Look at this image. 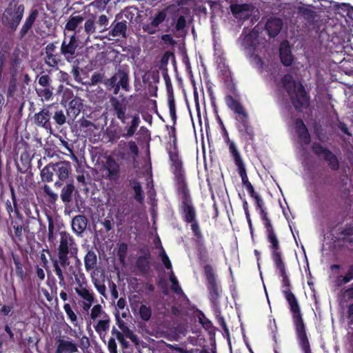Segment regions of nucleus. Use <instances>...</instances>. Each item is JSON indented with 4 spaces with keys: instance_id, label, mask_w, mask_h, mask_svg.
Instances as JSON below:
<instances>
[{
    "instance_id": "a211bd4d",
    "label": "nucleus",
    "mask_w": 353,
    "mask_h": 353,
    "mask_svg": "<svg viewBox=\"0 0 353 353\" xmlns=\"http://www.w3.org/2000/svg\"><path fill=\"white\" fill-rule=\"evenodd\" d=\"M254 6L252 4H232L230 10L232 14L238 19H246L249 17L250 12L252 11Z\"/></svg>"
},
{
    "instance_id": "6e6552de",
    "label": "nucleus",
    "mask_w": 353,
    "mask_h": 353,
    "mask_svg": "<svg viewBox=\"0 0 353 353\" xmlns=\"http://www.w3.org/2000/svg\"><path fill=\"white\" fill-rule=\"evenodd\" d=\"M167 16V12L165 10L158 12L150 17L148 22L143 24V30L149 34H155L159 30V25L165 20Z\"/></svg>"
},
{
    "instance_id": "7ed1b4c3",
    "label": "nucleus",
    "mask_w": 353,
    "mask_h": 353,
    "mask_svg": "<svg viewBox=\"0 0 353 353\" xmlns=\"http://www.w3.org/2000/svg\"><path fill=\"white\" fill-rule=\"evenodd\" d=\"M282 83L296 109L301 110L308 105V97L301 83L294 81L290 74L282 78Z\"/></svg>"
},
{
    "instance_id": "412c9836",
    "label": "nucleus",
    "mask_w": 353,
    "mask_h": 353,
    "mask_svg": "<svg viewBox=\"0 0 353 353\" xmlns=\"http://www.w3.org/2000/svg\"><path fill=\"white\" fill-rule=\"evenodd\" d=\"M126 32H127V21H114L112 23V29L109 31L108 35L113 38L116 37H126Z\"/></svg>"
},
{
    "instance_id": "cd10ccee",
    "label": "nucleus",
    "mask_w": 353,
    "mask_h": 353,
    "mask_svg": "<svg viewBox=\"0 0 353 353\" xmlns=\"http://www.w3.org/2000/svg\"><path fill=\"white\" fill-rule=\"evenodd\" d=\"M68 244H59V252H58V257H59V263H60L61 265L63 268L69 265L70 262L68 261Z\"/></svg>"
},
{
    "instance_id": "5701e85b",
    "label": "nucleus",
    "mask_w": 353,
    "mask_h": 353,
    "mask_svg": "<svg viewBox=\"0 0 353 353\" xmlns=\"http://www.w3.org/2000/svg\"><path fill=\"white\" fill-rule=\"evenodd\" d=\"M39 16V11L37 9H32L28 17L26 18L24 23L20 30V36L23 37L31 29L32 25Z\"/></svg>"
},
{
    "instance_id": "49530a36",
    "label": "nucleus",
    "mask_w": 353,
    "mask_h": 353,
    "mask_svg": "<svg viewBox=\"0 0 353 353\" xmlns=\"http://www.w3.org/2000/svg\"><path fill=\"white\" fill-rule=\"evenodd\" d=\"M229 148L234 157L235 164L237 165V167L239 168L242 165H244L243 162L240 157V154L238 152L236 146L233 142L230 143Z\"/></svg>"
},
{
    "instance_id": "7c9ffc66",
    "label": "nucleus",
    "mask_w": 353,
    "mask_h": 353,
    "mask_svg": "<svg viewBox=\"0 0 353 353\" xmlns=\"http://www.w3.org/2000/svg\"><path fill=\"white\" fill-rule=\"evenodd\" d=\"M172 165L174 168V174L178 183L181 186L183 189L184 188V178L182 173V162L179 159V161L172 163Z\"/></svg>"
},
{
    "instance_id": "37998d69",
    "label": "nucleus",
    "mask_w": 353,
    "mask_h": 353,
    "mask_svg": "<svg viewBox=\"0 0 353 353\" xmlns=\"http://www.w3.org/2000/svg\"><path fill=\"white\" fill-rule=\"evenodd\" d=\"M140 318L144 321H148L150 319L152 316V309L150 306L141 305L139 310Z\"/></svg>"
},
{
    "instance_id": "4d7b16f0",
    "label": "nucleus",
    "mask_w": 353,
    "mask_h": 353,
    "mask_svg": "<svg viewBox=\"0 0 353 353\" xmlns=\"http://www.w3.org/2000/svg\"><path fill=\"white\" fill-rule=\"evenodd\" d=\"M104 77H105L103 74L99 72H94L92 75L90 79L91 85H94L101 82H103L104 83V80L105 79Z\"/></svg>"
},
{
    "instance_id": "4c0bfd02",
    "label": "nucleus",
    "mask_w": 353,
    "mask_h": 353,
    "mask_svg": "<svg viewBox=\"0 0 353 353\" xmlns=\"http://www.w3.org/2000/svg\"><path fill=\"white\" fill-rule=\"evenodd\" d=\"M298 13L308 21H312L316 17V12L307 7H299Z\"/></svg>"
},
{
    "instance_id": "6e6d98bb",
    "label": "nucleus",
    "mask_w": 353,
    "mask_h": 353,
    "mask_svg": "<svg viewBox=\"0 0 353 353\" xmlns=\"http://www.w3.org/2000/svg\"><path fill=\"white\" fill-rule=\"evenodd\" d=\"M63 309L70 320L72 323L75 322L77 319V317L76 314L72 310L70 305L69 303H65L63 305Z\"/></svg>"
},
{
    "instance_id": "2f4dec72",
    "label": "nucleus",
    "mask_w": 353,
    "mask_h": 353,
    "mask_svg": "<svg viewBox=\"0 0 353 353\" xmlns=\"http://www.w3.org/2000/svg\"><path fill=\"white\" fill-rule=\"evenodd\" d=\"M239 174L242 179V183L243 185H245L249 192L250 194H253L255 192L252 185L248 181V178L247 176L246 170L244 165H242L238 168Z\"/></svg>"
},
{
    "instance_id": "6ab92c4d",
    "label": "nucleus",
    "mask_w": 353,
    "mask_h": 353,
    "mask_svg": "<svg viewBox=\"0 0 353 353\" xmlns=\"http://www.w3.org/2000/svg\"><path fill=\"white\" fill-rule=\"evenodd\" d=\"M83 108V100L79 97H75L68 103V108L67 109L68 117L74 121V119L80 114Z\"/></svg>"
},
{
    "instance_id": "0eeeda50",
    "label": "nucleus",
    "mask_w": 353,
    "mask_h": 353,
    "mask_svg": "<svg viewBox=\"0 0 353 353\" xmlns=\"http://www.w3.org/2000/svg\"><path fill=\"white\" fill-rule=\"evenodd\" d=\"M78 47L76 33H74L68 40L65 38L61 45L60 53L63 56L68 62H72L77 57V49Z\"/></svg>"
},
{
    "instance_id": "dca6fc26",
    "label": "nucleus",
    "mask_w": 353,
    "mask_h": 353,
    "mask_svg": "<svg viewBox=\"0 0 353 353\" xmlns=\"http://www.w3.org/2000/svg\"><path fill=\"white\" fill-rule=\"evenodd\" d=\"M55 341V353H76L78 352L77 344L72 341L57 337Z\"/></svg>"
},
{
    "instance_id": "79ce46f5",
    "label": "nucleus",
    "mask_w": 353,
    "mask_h": 353,
    "mask_svg": "<svg viewBox=\"0 0 353 353\" xmlns=\"http://www.w3.org/2000/svg\"><path fill=\"white\" fill-rule=\"evenodd\" d=\"M74 290L76 293L85 301H94V295L90 290L87 289V287L82 289L75 288Z\"/></svg>"
},
{
    "instance_id": "f257e3e1",
    "label": "nucleus",
    "mask_w": 353,
    "mask_h": 353,
    "mask_svg": "<svg viewBox=\"0 0 353 353\" xmlns=\"http://www.w3.org/2000/svg\"><path fill=\"white\" fill-rule=\"evenodd\" d=\"M272 259L274 265L282 277V292L289 305L299 344L308 341L306 326L301 312V307L295 295L291 291V283L286 273L285 263L282 259V252L279 244H271Z\"/></svg>"
},
{
    "instance_id": "4be33fe9",
    "label": "nucleus",
    "mask_w": 353,
    "mask_h": 353,
    "mask_svg": "<svg viewBox=\"0 0 353 353\" xmlns=\"http://www.w3.org/2000/svg\"><path fill=\"white\" fill-rule=\"evenodd\" d=\"M84 21V17L81 15H71L65 26V30L74 32L77 34L81 29V24Z\"/></svg>"
},
{
    "instance_id": "338daca9",
    "label": "nucleus",
    "mask_w": 353,
    "mask_h": 353,
    "mask_svg": "<svg viewBox=\"0 0 353 353\" xmlns=\"http://www.w3.org/2000/svg\"><path fill=\"white\" fill-rule=\"evenodd\" d=\"M108 347L110 353H117V345L115 339L111 337L108 343Z\"/></svg>"
},
{
    "instance_id": "09e8293b",
    "label": "nucleus",
    "mask_w": 353,
    "mask_h": 353,
    "mask_svg": "<svg viewBox=\"0 0 353 353\" xmlns=\"http://www.w3.org/2000/svg\"><path fill=\"white\" fill-rule=\"evenodd\" d=\"M36 92L39 97L43 98L46 101H48L52 97V89L49 87H45L43 89H36Z\"/></svg>"
},
{
    "instance_id": "052dcab7",
    "label": "nucleus",
    "mask_w": 353,
    "mask_h": 353,
    "mask_svg": "<svg viewBox=\"0 0 353 353\" xmlns=\"http://www.w3.org/2000/svg\"><path fill=\"white\" fill-rule=\"evenodd\" d=\"M79 346L82 350H87L90 347V341L88 336H83L79 341Z\"/></svg>"
},
{
    "instance_id": "a878e982",
    "label": "nucleus",
    "mask_w": 353,
    "mask_h": 353,
    "mask_svg": "<svg viewBox=\"0 0 353 353\" xmlns=\"http://www.w3.org/2000/svg\"><path fill=\"white\" fill-rule=\"evenodd\" d=\"M296 128L297 133L299 134V138L303 143L307 145L310 141V137L308 133L307 129L305 127L304 123L301 119L296 121Z\"/></svg>"
},
{
    "instance_id": "9d476101",
    "label": "nucleus",
    "mask_w": 353,
    "mask_h": 353,
    "mask_svg": "<svg viewBox=\"0 0 353 353\" xmlns=\"http://www.w3.org/2000/svg\"><path fill=\"white\" fill-rule=\"evenodd\" d=\"M103 171V177L110 181L117 182L121 176V168L119 164L111 157L106 159Z\"/></svg>"
},
{
    "instance_id": "f8f14e48",
    "label": "nucleus",
    "mask_w": 353,
    "mask_h": 353,
    "mask_svg": "<svg viewBox=\"0 0 353 353\" xmlns=\"http://www.w3.org/2000/svg\"><path fill=\"white\" fill-rule=\"evenodd\" d=\"M51 116L52 113L50 112L49 108H44L41 109V110L38 113L34 114L33 116L34 123L38 127H41L46 130L51 131Z\"/></svg>"
},
{
    "instance_id": "69168bd1",
    "label": "nucleus",
    "mask_w": 353,
    "mask_h": 353,
    "mask_svg": "<svg viewBox=\"0 0 353 353\" xmlns=\"http://www.w3.org/2000/svg\"><path fill=\"white\" fill-rule=\"evenodd\" d=\"M50 77L47 75H42L39 79V84L41 85L42 87H49L50 84Z\"/></svg>"
},
{
    "instance_id": "39448f33",
    "label": "nucleus",
    "mask_w": 353,
    "mask_h": 353,
    "mask_svg": "<svg viewBox=\"0 0 353 353\" xmlns=\"http://www.w3.org/2000/svg\"><path fill=\"white\" fill-rule=\"evenodd\" d=\"M104 85L107 90H112L115 95L119 94L121 89L128 92L130 86L128 65L120 66L110 78L104 80Z\"/></svg>"
},
{
    "instance_id": "13d9d810",
    "label": "nucleus",
    "mask_w": 353,
    "mask_h": 353,
    "mask_svg": "<svg viewBox=\"0 0 353 353\" xmlns=\"http://www.w3.org/2000/svg\"><path fill=\"white\" fill-rule=\"evenodd\" d=\"M102 225L107 232L110 231L113 228L114 220L111 215L106 216L102 221Z\"/></svg>"
},
{
    "instance_id": "1a4fd4ad",
    "label": "nucleus",
    "mask_w": 353,
    "mask_h": 353,
    "mask_svg": "<svg viewBox=\"0 0 353 353\" xmlns=\"http://www.w3.org/2000/svg\"><path fill=\"white\" fill-rule=\"evenodd\" d=\"M312 150L315 154L324 159L328 163V166L330 169L333 170H339V163L338 159L331 151L316 143L313 144Z\"/></svg>"
},
{
    "instance_id": "c756f323",
    "label": "nucleus",
    "mask_w": 353,
    "mask_h": 353,
    "mask_svg": "<svg viewBox=\"0 0 353 353\" xmlns=\"http://www.w3.org/2000/svg\"><path fill=\"white\" fill-rule=\"evenodd\" d=\"M130 185L134 192V198L139 203H141L144 200L143 191L139 182L136 180H130Z\"/></svg>"
},
{
    "instance_id": "5fc2aeb1",
    "label": "nucleus",
    "mask_w": 353,
    "mask_h": 353,
    "mask_svg": "<svg viewBox=\"0 0 353 353\" xmlns=\"http://www.w3.org/2000/svg\"><path fill=\"white\" fill-rule=\"evenodd\" d=\"M353 235V228H348L345 229L341 232L340 236L338 237V241H347L352 243V239H348L347 237Z\"/></svg>"
},
{
    "instance_id": "e2e57ef3",
    "label": "nucleus",
    "mask_w": 353,
    "mask_h": 353,
    "mask_svg": "<svg viewBox=\"0 0 353 353\" xmlns=\"http://www.w3.org/2000/svg\"><path fill=\"white\" fill-rule=\"evenodd\" d=\"M17 90V81L15 78H12L9 81L8 88V96L13 97Z\"/></svg>"
},
{
    "instance_id": "9b49d317",
    "label": "nucleus",
    "mask_w": 353,
    "mask_h": 353,
    "mask_svg": "<svg viewBox=\"0 0 353 353\" xmlns=\"http://www.w3.org/2000/svg\"><path fill=\"white\" fill-rule=\"evenodd\" d=\"M57 46L54 43H48L45 48V63L51 68H57L61 62V53L57 52Z\"/></svg>"
},
{
    "instance_id": "bf43d9fd",
    "label": "nucleus",
    "mask_w": 353,
    "mask_h": 353,
    "mask_svg": "<svg viewBox=\"0 0 353 353\" xmlns=\"http://www.w3.org/2000/svg\"><path fill=\"white\" fill-rule=\"evenodd\" d=\"M12 225H13L14 230L15 239H14V241H21L23 227L21 225L17 224V223L14 222H12Z\"/></svg>"
},
{
    "instance_id": "603ef678",
    "label": "nucleus",
    "mask_w": 353,
    "mask_h": 353,
    "mask_svg": "<svg viewBox=\"0 0 353 353\" xmlns=\"http://www.w3.org/2000/svg\"><path fill=\"white\" fill-rule=\"evenodd\" d=\"M161 248L160 251V256L161 258V261L165 268L168 270L172 269V263L171 261L166 254L165 250L162 248V244H159Z\"/></svg>"
},
{
    "instance_id": "0e129e2a",
    "label": "nucleus",
    "mask_w": 353,
    "mask_h": 353,
    "mask_svg": "<svg viewBox=\"0 0 353 353\" xmlns=\"http://www.w3.org/2000/svg\"><path fill=\"white\" fill-rule=\"evenodd\" d=\"M115 319H116L117 325L121 330L122 332L128 327L126 323L121 319L120 314L119 312H116Z\"/></svg>"
},
{
    "instance_id": "c03bdc74",
    "label": "nucleus",
    "mask_w": 353,
    "mask_h": 353,
    "mask_svg": "<svg viewBox=\"0 0 353 353\" xmlns=\"http://www.w3.org/2000/svg\"><path fill=\"white\" fill-rule=\"evenodd\" d=\"M341 276L338 277L337 279V285L341 286L342 284L347 283L350 282L352 280H353V265H351L348 268V270L345 274L344 276L342 277V279L341 280Z\"/></svg>"
},
{
    "instance_id": "f704fd0d",
    "label": "nucleus",
    "mask_w": 353,
    "mask_h": 353,
    "mask_svg": "<svg viewBox=\"0 0 353 353\" xmlns=\"http://www.w3.org/2000/svg\"><path fill=\"white\" fill-rule=\"evenodd\" d=\"M85 267L87 270L93 269L97 264V256L94 252L89 251L84 259Z\"/></svg>"
},
{
    "instance_id": "774afa93",
    "label": "nucleus",
    "mask_w": 353,
    "mask_h": 353,
    "mask_svg": "<svg viewBox=\"0 0 353 353\" xmlns=\"http://www.w3.org/2000/svg\"><path fill=\"white\" fill-rule=\"evenodd\" d=\"M186 26V20L183 16H180L176 21V30H183L184 28Z\"/></svg>"
},
{
    "instance_id": "e433bc0d",
    "label": "nucleus",
    "mask_w": 353,
    "mask_h": 353,
    "mask_svg": "<svg viewBox=\"0 0 353 353\" xmlns=\"http://www.w3.org/2000/svg\"><path fill=\"white\" fill-rule=\"evenodd\" d=\"M140 123L139 117L137 114L132 117L131 125L127 130V133L123 134L124 137H131L134 135Z\"/></svg>"
},
{
    "instance_id": "423d86ee",
    "label": "nucleus",
    "mask_w": 353,
    "mask_h": 353,
    "mask_svg": "<svg viewBox=\"0 0 353 353\" xmlns=\"http://www.w3.org/2000/svg\"><path fill=\"white\" fill-rule=\"evenodd\" d=\"M24 9L23 5L10 6L3 14V23L15 30L23 17Z\"/></svg>"
},
{
    "instance_id": "f03ea898",
    "label": "nucleus",
    "mask_w": 353,
    "mask_h": 353,
    "mask_svg": "<svg viewBox=\"0 0 353 353\" xmlns=\"http://www.w3.org/2000/svg\"><path fill=\"white\" fill-rule=\"evenodd\" d=\"M203 272L207 280V288L209 291V299L212 305L219 325L223 328L225 333L229 336L230 332L225 321L224 317L221 315L219 307V297L221 289L216 281V275L211 265L205 264Z\"/></svg>"
},
{
    "instance_id": "c9c22d12",
    "label": "nucleus",
    "mask_w": 353,
    "mask_h": 353,
    "mask_svg": "<svg viewBox=\"0 0 353 353\" xmlns=\"http://www.w3.org/2000/svg\"><path fill=\"white\" fill-rule=\"evenodd\" d=\"M95 17L92 16L87 19L84 23V31L88 35L92 34L96 32L97 26Z\"/></svg>"
},
{
    "instance_id": "8fccbe9b",
    "label": "nucleus",
    "mask_w": 353,
    "mask_h": 353,
    "mask_svg": "<svg viewBox=\"0 0 353 353\" xmlns=\"http://www.w3.org/2000/svg\"><path fill=\"white\" fill-rule=\"evenodd\" d=\"M198 259L201 264L206 263L209 261L208 251L201 245L198 248Z\"/></svg>"
},
{
    "instance_id": "aec40b11",
    "label": "nucleus",
    "mask_w": 353,
    "mask_h": 353,
    "mask_svg": "<svg viewBox=\"0 0 353 353\" xmlns=\"http://www.w3.org/2000/svg\"><path fill=\"white\" fill-rule=\"evenodd\" d=\"M283 21L279 18H271L265 24V30L270 37H276L281 30Z\"/></svg>"
},
{
    "instance_id": "ea45409f",
    "label": "nucleus",
    "mask_w": 353,
    "mask_h": 353,
    "mask_svg": "<svg viewBox=\"0 0 353 353\" xmlns=\"http://www.w3.org/2000/svg\"><path fill=\"white\" fill-rule=\"evenodd\" d=\"M52 263H53L54 270L59 279V284L61 286H63L65 288V279H64V276H63L62 270L61 269V267L59 264V261L57 259H52Z\"/></svg>"
},
{
    "instance_id": "680f3d73",
    "label": "nucleus",
    "mask_w": 353,
    "mask_h": 353,
    "mask_svg": "<svg viewBox=\"0 0 353 353\" xmlns=\"http://www.w3.org/2000/svg\"><path fill=\"white\" fill-rule=\"evenodd\" d=\"M107 205L114 207L120 198V195L109 192L108 194Z\"/></svg>"
},
{
    "instance_id": "864d4df0",
    "label": "nucleus",
    "mask_w": 353,
    "mask_h": 353,
    "mask_svg": "<svg viewBox=\"0 0 353 353\" xmlns=\"http://www.w3.org/2000/svg\"><path fill=\"white\" fill-rule=\"evenodd\" d=\"M255 37L256 33L254 32H252L243 37L242 43L245 48L253 47L255 45L254 42L252 40V37Z\"/></svg>"
},
{
    "instance_id": "4468645a",
    "label": "nucleus",
    "mask_w": 353,
    "mask_h": 353,
    "mask_svg": "<svg viewBox=\"0 0 353 353\" xmlns=\"http://www.w3.org/2000/svg\"><path fill=\"white\" fill-rule=\"evenodd\" d=\"M225 102L228 108L241 117L239 120L243 123L245 126H246V119L248 115L243 105L230 95L226 96Z\"/></svg>"
},
{
    "instance_id": "a18cd8bd",
    "label": "nucleus",
    "mask_w": 353,
    "mask_h": 353,
    "mask_svg": "<svg viewBox=\"0 0 353 353\" xmlns=\"http://www.w3.org/2000/svg\"><path fill=\"white\" fill-rule=\"evenodd\" d=\"M199 319L203 327L208 330L210 334L214 333L216 330L215 327L213 325L212 321L205 317L204 314H202V316H200Z\"/></svg>"
},
{
    "instance_id": "ddd939ff",
    "label": "nucleus",
    "mask_w": 353,
    "mask_h": 353,
    "mask_svg": "<svg viewBox=\"0 0 353 353\" xmlns=\"http://www.w3.org/2000/svg\"><path fill=\"white\" fill-rule=\"evenodd\" d=\"M184 197L182 202V209L183 212L184 220L188 222H193L196 220L195 210L192 205L190 196L185 190L183 189Z\"/></svg>"
},
{
    "instance_id": "3c124183",
    "label": "nucleus",
    "mask_w": 353,
    "mask_h": 353,
    "mask_svg": "<svg viewBox=\"0 0 353 353\" xmlns=\"http://www.w3.org/2000/svg\"><path fill=\"white\" fill-rule=\"evenodd\" d=\"M80 126L83 128H87L90 134L93 133L94 130L98 129L94 123L85 119H82L80 121Z\"/></svg>"
},
{
    "instance_id": "2eb2a0df",
    "label": "nucleus",
    "mask_w": 353,
    "mask_h": 353,
    "mask_svg": "<svg viewBox=\"0 0 353 353\" xmlns=\"http://www.w3.org/2000/svg\"><path fill=\"white\" fill-rule=\"evenodd\" d=\"M110 101L112 106L114 114L117 116V119H119L123 123H125L126 119L129 118V116L126 114V104L115 97H110Z\"/></svg>"
},
{
    "instance_id": "58836bf2",
    "label": "nucleus",
    "mask_w": 353,
    "mask_h": 353,
    "mask_svg": "<svg viewBox=\"0 0 353 353\" xmlns=\"http://www.w3.org/2000/svg\"><path fill=\"white\" fill-rule=\"evenodd\" d=\"M105 315H108L102 308L100 304H97L93 306L91 310L90 318L92 320H96L97 318H103Z\"/></svg>"
},
{
    "instance_id": "bb28decb",
    "label": "nucleus",
    "mask_w": 353,
    "mask_h": 353,
    "mask_svg": "<svg viewBox=\"0 0 353 353\" xmlns=\"http://www.w3.org/2000/svg\"><path fill=\"white\" fill-rule=\"evenodd\" d=\"M110 326V318L109 315H105L101 318L97 323L94 326L95 331L99 334L102 339L103 332H106L109 330Z\"/></svg>"
},
{
    "instance_id": "f3484780",
    "label": "nucleus",
    "mask_w": 353,
    "mask_h": 353,
    "mask_svg": "<svg viewBox=\"0 0 353 353\" xmlns=\"http://www.w3.org/2000/svg\"><path fill=\"white\" fill-rule=\"evenodd\" d=\"M152 256L149 251L145 252L140 255L136 261V266L141 274L148 275L151 270Z\"/></svg>"
},
{
    "instance_id": "a19ab883",
    "label": "nucleus",
    "mask_w": 353,
    "mask_h": 353,
    "mask_svg": "<svg viewBox=\"0 0 353 353\" xmlns=\"http://www.w3.org/2000/svg\"><path fill=\"white\" fill-rule=\"evenodd\" d=\"M100 29L99 32L103 33L108 30L109 17L105 14H101L96 22Z\"/></svg>"
},
{
    "instance_id": "473e14b6",
    "label": "nucleus",
    "mask_w": 353,
    "mask_h": 353,
    "mask_svg": "<svg viewBox=\"0 0 353 353\" xmlns=\"http://www.w3.org/2000/svg\"><path fill=\"white\" fill-rule=\"evenodd\" d=\"M74 190V186L72 183H68L63 188L61 194V200L65 203H69L72 200V192Z\"/></svg>"
},
{
    "instance_id": "de8ad7c7",
    "label": "nucleus",
    "mask_w": 353,
    "mask_h": 353,
    "mask_svg": "<svg viewBox=\"0 0 353 353\" xmlns=\"http://www.w3.org/2000/svg\"><path fill=\"white\" fill-rule=\"evenodd\" d=\"M52 118L55 123L60 126L64 125L67 120V117L63 110H57L54 113Z\"/></svg>"
},
{
    "instance_id": "b1692460",
    "label": "nucleus",
    "mask_w": 353,
    "mask_h": 353,
    "mask_svg": "<svg viewBox=\"0 0 353 353\" xmlns=\"http://www.w3.org/2000/svg\"><path fill=\"white\" fill-rule=\"evenodd\" d=\"M280 57L285 65H290L292 63L293 57L291 54L288 41H283L280 46Z\"/></svg>"
},
{
    "instance_id": "c85d7f7f",
    "label": "nucleus",
    "mask_w": 353,
    "mask_h": 353,
    "mask_svg": "<svg viewBox=\"0 0 353 353\" xmlns=\"http://www.w3.org/2000/svg\"><path fill=\"white\" fill-rule=\"evenodd\" d=\"M261 214L262 216V219L265 221V225L268 230V239L270 243H278L277 239L276 238V235L273 232L272 227L270 223V221L268 219L267 216V213L265 212L264 209L260 210Z\"/></svg>"
},
{
    "instance_id": "393cba45",
    "label": "nucleus",
    "mask_w": 353,
    "mask_h": 353,
    "mask_svg": "<svg viewBox=\"0 0 353 353\" xmlns=\"http://www.w3.org/2000/svg\"><path fill=\"white\" fill-rule=\"evenodd\" d=\"M87 219L85 216L78 215L73 218L72 227L77 234H81L87 227Z\"/></svg>"
},
{
    "instance_id": "72a5a7b5",
    "label": "nucleus",
    "mask_w": 353,
    "mask_h": 353,
    "mask_svg": "<svg viewBox=\"0 0 353 353\" xmlns=\"http://www.w3.org/2000/svg\"><path fill=\"white\" fill-rule=\"evenodd\" d=\"M169 279L171 283V290L177 295H181L183 294V291L180 286L176 277L174 275L173 271H171L169 274Z\"/></svg>"
},
{
    "instance_id": "20e7f679",
    "label": "nucleus",
    "mask_w": 353,
    "mask_h": 353,
    "mask_svg": "<svg viewBox=\"0 0 353 353\" xmlns=\"http://www.w3.org/2000/svg\"><path fill=\"white\" fill-rule=\"evenodd\" d=\"M71 171V165L68 161H59L56 163H50L46 165L41 172L42 181L50 182L53 180L54 174L59 179V181H56L55 186L60 187L62 183L60 181H65Z\"/></svg>"
}]
</instances>
